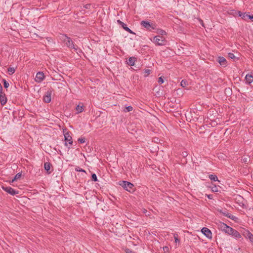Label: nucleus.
I'll list each match as a JSON object with an SVG mask.
<instances>
[{"mask_svg": "<svg viewBox=\"0 0 253 253\" xmlns=\"http://www.w3.org/2000/svg\"><path fill=\"white\" fill-rule=\"evenodd\" d=\"M78 141L80 143H84L85 142V138L84 137H80L78 139Z\"/></svg>", "mask_w": 253, "mask_h": 253, "instance_id": "obj_32", "label": "nucleus"}, {"mask_svg": "<svg viewBox=\"0 0 253 253\" xmlns=\"http://www.w3.org/2000/svg\"><path fill=\"white\" fill-rule=\"evenodd\" d=\"M2 189L8 194L11 195H15L19 193L18 191H16L11 187L8 186H2Z\"/></svg>", "mask_w": 253, "mask_h": 253, "instance_id": "obj_7", "label": "nucleus"}, {"mask_svg": "<svg viewBox=\"0 0 253 253\" xmlns=\"http://www.w3.org/2000/svg\"><path fill=\"white\" fill-rule=\"evenodd\" d=\"M247 236L248 238L251 241L253 242V234H252L251 232H248L247 233Z\"/></svg>", "mask_w": 253, "mask_h": 253, "instance_id": "obj_20", "label": "nucleus"}, {"mask_svg": "<svg viewBox=\"0 0 253 253\" xmlns=\"http://www.w3.org/2000/svg\"><path fill=\"white\" fill-rule=\"evenodd\" d=\"M144 73L145 74V76L146 77L151 73V71L150 69H145Z\"/></svg>", "mask_w": 253, "mask_h": 253, "instance_id": "obj_31", "label": "nucleus"}, {"mask_svg": "<svg viewBox=\"0 0 253 253\" xmlns=\"http://www.w3.org/2000/svg\"><path fill=\"white\" fill-rule=\"evenodd\" d=\"M141 25L148 30L155 29L156 27L154 24L151 23L148 21H142Z\"/></svg>", "mask_w": 253, "mask_h": 253, "instance_id": "obj_5", "label": "nucleus"}, {"mask_svg": "<svg viewBox=\"0 0 253 253\" xmlns=\"http://www.w3.org/2000/svg\"><path fill=\"white\" fill-rule=\"evenodd\" d=\"M53 90L51 89H49L46 92L44 96H43V101L45 103H49L51 100V94L52 93Z\"/></svg>", "mask_w": 253, "mask_h": 253, "instance_id": "obj_6", "label": "nucleus"}, {"mask_svg": "<svg viewBox=\"0 0 253 253\" xmlns=\"http://www.w3.org/2000/svg\"><path fill=\"white\" fill-rule=\"evenodd\" d=\"M21 173L19 172L17 173L14 176V178L12 180L11 182H13L14 181L19 179L21 177Z\"/></svg>", "mask_w": 253, "mask_h": 253, "instance_id": "obj_22", "label": "nucleus"}, {"mask_svg": "<svg viewBox=\"0 0 253 253\" xmlns=\"http://www.w3.org/2000/svg\"><path fill=\"white\" fill-rule=\"evenodd\" d=\"M160 34L162 35H165L166 34V32L164 30H161Z\"/></svg>", "mask_w": 253, "mask_h": 253, "instance_id": "obj_43", "label": "nucleus"}, {"mask_svg": "<svg viewBox=\"0 0 253 253\" xmlns=\"http://www.w3.org/2000/svg\"><path fill=\"white\" fill-rule=\"evenodd\" d=\"M249 19L251 20L253 22V15H250V16H249Z\"/></svg>", "mask_w": 253, "mask_h": 253, "instance_id": "obj_45", "label": "nucleus"}, {"mask_svg": "<svg viewBox=\"0 0 253 253\" xmlns=\"http://www.w3.org/2000/svg\"><path fill=\"white\" fill-rule=\"evenodd\" d=\"M206 196H207V197L209 199H212L213 198V195H211V194L207 195V194H206Z\"/></svg>", "mask_w": 253, "mask_h": 253, "instance_id": "obj_42", "label": "nucleus"}, {"mask_svg": "<svg viewBox=\"0 0 253 253\" xmlns=\"http://www.w3.org/2000/svg\"><path fill=\"white\" fill-rule=\"evenodd\" d=\"M201 231L202 233L205 235L207 238L211 239L212 238V233L211 230L206 227H203Z\"/></svg>", "mask_w": 253, "mask_h": 253, "instance_id": "obj_10", "label": "nucleus"}, {"mask_svg": "<svg viewBox=\"0 0 253 253\" xmlns=\"http://www.w3.org/2000/svg\"><path fill=\"white\" fill-rule=\"evenodd\" d=\"M76 109L77 111V114H79L80 113H81L84 110V106L82 105V106H80V105H78L77 106L76 108Z\"/></svg>", "mask_w": 253, "mask_h": 253, "instance_id": "obj_17", "label": "nucleus"}, {"mask_svg": "<svg viewBox=\"0 0 253 253\" xmlns=\"http://www.w3.org/2000/svg\"><path fill=\"white\" fill-rule=\"evenodd\" d=\"M158 83L161 84L164 82L163 78L162 77H159L158 81Z\"/></svg>", "mask_w": 253, "mask_h": 253, "instance_id": "obj_34", "label": "nucleus"}, {"mask_svg": "<svg viewBox=\"0 0 253 253\" xmlns=\"http://www.w3.org/2000/svg\"><path fill=\"white\" fill-rule=\"evenodd\" d=\"M117 23L122 26V27L123 28V29L126 30V29H127L128 27H127L126 25L125 24L124 22L121 21L120 20H117Z\"/></svg>", "mask_w": 253, "mask_h": 253, "instance_id": "obj_19", "label": "nucleus"}, {"mask_svg": "<svg viewBox=\"0 0 253 253\" xmlns=\"http://www.w3.org/2000/svg\"><path fill=\"white\" fill-rule=\"evenodd\" d=\"M245 78H246L247 83L248 84H250L253 82V76H252V75L247 74Z\"/></svg>", "mask_w": 253, "mask_h": 253, "instance_id": "obj_16", "label": "nucleus"}, {"mask_svg": "<svg viewBox=\"0 0 253 253\" xmlns=\"http://www.w3.org/2000/svg\"><path fill=\"white\" fill-rule=\"evenodd\" d=\"M84 7L85 9H90L91 7L90 4H86L84 6Z\"/></svg>", "mask_w": 253, "mask_h": 253, "instance_id": "obj_39", "label": "nucleus"}, {"mask_svg": "<svg viewBox=\"0 0 253 253\" xmlns=\"http://www.w3.org/2000/svg\"><path fill=\"white\" fill-rule=\"evenodd\" d=\"M7 99L4 93H0V103L2 106H4L7 103Z\"/></svg>", "mask_w": 253, "mask_h": 253, "instance_id": "obj_12", "label": "nucleus"}, {"mask_svg": "<svg viewBox=\"0 0 253 253\" xmlns=\"http://www.w3.org/2000/svg\"><path fill=\"white\" fill-rule=\"evenodd\" d=\"M125 252H126V253H135L131 249H128V248H126L125 250Z\"/></svg>", "mask_w": 253, "mask_h": 253, "instance_id": "obj_38", "label": "nucleus"}, {"mask_svg": "<svg viewBox=\"0 0 253 253\" xmlns=\"http://www.w3.org/2000/svg\"><path fill=\"white\" fill-rule=\"evenodd\" d=\"M219 212L221 213H222L223 215H225L227 217V214H230L229 213L227 212L226 211H222V210H218Z\"/></svg>", "mask_w": 253, "mask_h": 253, "instance_id": "obj_30", "label": "nucleus"}, {"mask_svg": "<svg viewBox=\"0 0 253 253\" xmlns=\"http://www.w3.org/2000/svg\"><path fill=\"white\" fill-rule=\"evenodd\" d=\"M75 170L76 171H80V172H86L85 171L80 168L79 167H76L75 169Z\"/></svg>", "mask_w": 253, "mask_h": 253, "instance_id": "obj_29", "label": "nucleus"}, {"mask_svg": "<svg viewBox=\"0 0 253 253\" xmlns=\"http://www.w3.org/2000/svg\"><path fill=\"white\" fill-rule=\"evenodd\" d=\"M2 81L4 87L5 88H7L9 85L8 82L7 81H6V80L4 79H3Z\"/></svg>", "mask_w": 253, "mask_h": 253, "instance_id": "obj_24", "label": "nucleus"}, {"mask_svg": "<svg viewBox=\"0 0 253 253\" xmlns=\"http://www.w3.org/2000/svg\"><path fill=\"white\" fill-rule=\"evenodd\" d=\"M132 109H133L132 107L131 106H127L125 108V109H124V111L125 112H128L131 111L132 110Z\"/></svg>", "mask_w": 253, "mask_h": 253, "instance_id": "obj_26", "label": "nucleus"}, {"mask_svg": "<svg viewBox=\"0 0 253 253\" xmlns=\"http://www.w3.org/2000/svg\"><path fill=\"white\" fill-rule=\"evenodd\" d=\"M91 179L92 181H95V182L98 181V179H97L96 174L92 173L91 174Z\"/></svg>", "mask_w": 253, "mask_h": 253, "instance_id": "obj_28", "label": "nucleus"}, {"mask_svg": "<svg viewBox=\"0 0 253 253\" xmlns=\"http://www.w3.org/2000/svg\"><path fill=\"white\" fill-rule=\"evenodd\" d=\"M119 185L121 186L125 190L129 192H133L134 191V186L130 182L127 181H120Z\"/></svg>", "mask_w": 253, "mask_h": 253, "instance_id": "obj_2", "label": "nucleus"}, {"mask_svg": "<svg viewBox=\"0 0 253 253\" xmlns=\"http://www.w3.org/2000/svg\"><path fill=\"white\" fill-rule=\"evenodd\" d=\"M227 217L232 219L234 221H237L238 220V218L236 216H234V215L231 214L230 213L227 214Z\"/></svg>", "mask_w": 253, "mask_h": 253, "instance_id": "obj_23", "label": "nucleus"}, {"mask_svg": "<svg viewBox=\"0 0 253 253\" xmlns=\"http://www.w3.org/2000/svg\"><path fill=\"white\" fill-rule=\"evenodd\" d=\"M209 178L211 180H212V181H218L220 182L219 180H218L217 176L216 175H214V174H210V175H209Z\"/></svg>", "mask_w": 253, "mask_h": 253, "instance_id": "obj_18", "label": "nucleus"}, {"mask_svg": "<svg viewBox=\"0 0 253 253\" xmlns=\"http://www.w3.org/2000/svg\"><path fill=\"white\" fill-rule=\"evenodd\" d=\"M126 31L130 34H134L129 28L126 29Z\"/></svg>", "mask_w": 253, "mask_h": 253, "instance_id": "obj_41", "label": "nucleus"}, {"mask_svg": "<svg viewBox=\"0 0 253 253\" xmlns=\"http://www.w3.org/2000/svg\"><path fill=\"white\" fill-rule=\"evenodd\" d=\"M239 16L241 17L243 19L247 20L249 19V16H250V15L246 14V13H243L241 11L238 12Z\"/></svg>", "mask_w": 253, "mask_h": 253, "instance_id": "obj_13", "label": "nucleus"}, {"mask_svg": "<svg viewBox=\"0 0 253 253\" xmlns=\"http://www.w3.org/2000/svg\"><path fill=\"white\" fill-rule=\"evenodd\" d=\"M181 85L182 86V87H185L186 86V85L187 84V82L185 80H182L181 82Z\"/></svg>", "mask_w": 253, "mask_h": 253, "instance_id": "obj_36", "label": "nucleus"}, {"mask_svg": "<svg viewBox=\"0 0 253 253\" xmlns=\"http://www.w3.org/2000/svg\"><path fill=\"white\" fill-rule=\"evenodd\" d=\"M136 58L134 57H130L127 61V64L129 66H134Z\"/></svg>", "mask_w": 253, "mask_h": 253, "instance_id": "obj_14", "label": "nucleus"}, {"mask_svg": "<svg viewBox=\"0 0 253 253\" xmlns=\"http://www.w3.org/2000/svg\"><path fill=\"white\" fill-rule=\"evenodd\" d=\"M61 38L68 47L70 48H73L75 50H77V48L75 47L74 42L70 37L67 36L66 35H62Z\"/></svg>", "mask_w": 253, "mask_h": 253, "instance_id": "obj_3", "label": "nucleus"}, {"mask_svg": "<svg viewBox=\"0 0 253 253\" xmlns=\"http://www.w3.org/2000/svg\"><path fill=\"white\" fill-rule=\"evenodd\" d=\"M217 61H218V62L219 63V64L221 66H222L224 67L227 66V62L224 57H223L222 56H219L217 58Z\"/></svg>", "mask_w": 253, "mask_h": 253, "instance_id": "obj_11", "label": "nucleus"}, {"mask_svg": "<svg viewBox=\"0 0 253 253\" xmlns=\"http://www.w3.org/2000/svg\"><path fill=\"white\" fill-rule=\"evenodd\" d=\"M65 140L66 141L65 145L66 146H67V142L70 145H72L73 144V140H72V137L70 135V133L69 131H67L66 132H65L64 134Z\"/></svg>", "mask_w": 253, "mask_h": 253, "instance_id": "obj_8", "label": "nucleus"}, {"mask_svg": "<svg viewBox=\"0 0 253 253\" xmlns=\"http://www.w3.org/2000/svg\"><path fill=\"white\" fill-rule=\"evenodd\" d=\"M228 57L231 58V59H235V55L233 53H228Z\"/></svg>", "mask_w": 253, "mask_h": 253, "instance_id": "obj_35", "label": "nucleus"}, {"mask_svg": "<svg viewBox=\"0 0 253 253\" xmlns=\"http://www.w3.org/2000/svg\"><path fill=\"white\" fill-rule=\"evenodd\" d=\"M220 228L225 233H228L229 235H232L236 238H240L241 237V234L237 230L227 225V224L224 223L220 224Z\"/></svg>", "mask_w": 253, "mask_h": 253, "instance_id": "obj_1", "label": "nucleus"}, {"mask_svg": "<svg viewBox=\"0 0 253 253\" xmlns=\"http://www.w3.org/2000/svg\"><path fill=\"white\" fill-rule=\"evenodd\" d=\"M225 91L226 93H227V94H230V95L231 94L232 90L230 88H226L225 89Z\"/></svg>", "mask_w": 253, "mask_h": 253, "instance_id": "obj_37", "label": "nucleus"}, {"mask_svg": "<svg viewBox=\"0 0 253 253\" xmlns=\"http://www.w3.org/2000/svg\"><path fill=\"white\" fill-rule=\"evenodd\" d=\"M7 71L9 75H12L15 72V69L14 67H9L7 69Z\"/></svg>", "mask_w": 253, "mask_h": 253, "instance_id": "obj_21", "label": "nucleus"}, {"mask_svg": "<svg viewBox=\"0 0 253 253\" xmlns=\"http://www.w3.org/2000/svg\"><path fill=\"white\" fill-rule=\"evenodd\" d=\"M154 42L158 45H163L165 44L166 41L162 36H157L154 38Z\"/></svg>", "mask_w": 253, "mask_h": 253, "instance_id": "obj_4", "label": "nucleus"}, {"mask_svg": "<svg viewBox=\"0 0 253 253\" xmlns=\"http://www.w3.org/2000/svg\"><path fill=\"white\" fill-rule=\"evenodd\" d=\"M45 78V76L43 72H39L37 73L35 80L37 83L42 82Z\"/></svg>", "mask_w": 253, "mask_h": 253, "instance_id": "obj_9", "label": "nucleus"}, {"mask_svg": "<svg viewBox=\"0 0 253 253\" xmlns=\"http://www.w3.org/2000/svg\"><path fill=\"white\" fill-rule=\"evenodd\" d=\"M163 249H164V251H165V252H167V251H168V250H169V248H168V247H166H166H164L163 248Z\"/></svg>", "mask_w": 253, "mask_h": 253, "instance_id": "obj_44", "label": "nucleus"}, {"mask_svg": "<svg viewBox=\"0 0 253 253\" xmlns=\"http://www.w3.org/2000/svg\"><path fill=\"white\" fill-rule=\"evenodd\" d=\"M51 167V164L49 162H45L44 164V169L48 172V173H50L51 171H49Z\"/></svg>", "mask_w": 253, "mask_h": 253, "instance_id": "obj_15", "label": "nucleus"}, {"mask_svg": "<svg viewBox=\"0 0 253 253\" xmlns=\"http://www.w3.org/2000/svg\"><path fill=\"white\" fill-rule=\"evenodd\" d=\"M181 155H182V156L183 157L185 158V157H186L187 156L188 154H187V152L184 151V152H182Z\"/></svg>", "mask_w": 253, "mask_h": 253, "instance_id": "obj_40", "label": "nucleus"}, {"mask_svg": "<svg viewBox=\"0 0 253 253\" xmlns=\"http://www.w3.org/2000/svg\"><path fill=\"white\" fill-rule=\"evenodd\" d=\"M178 236L177 234H174V238L175 240V243H179L180 240L178 239Z\"/></svg>", "mask_w": 253, "mask_h": 253, "instance_id": "obj_33", "label": "nucleus"}, {"mask_svg": "<svg viewBox=\"0 0 253 253\" xmlns=\"http://www.w3.org/2000/svg\"><path fill=\"white\" fill-rule=\"evenodd\" d=\"M242 161L244 163L248 164L250 161V159L249 157H247L242 159Z\"/></svg>", "mask_w": 253, "mask_h": 253, "instance_id": "obj_27", "label": "nucleus"}, {"mask_svg": "<svg viewBox=\"0 0 253 253\" xmlns=\"http://www.w3.org/2000/svg\"><path fill=\"white\" fill-rule=\"evenodd\" d=\"M211 190L213 192H217L218 191V187L215 185L211 187Z\"/></svg>", "mask_w": 253, "mask_h": 253, "instance_id": "obj_25", "label": "nucleus"}]
</instances>
